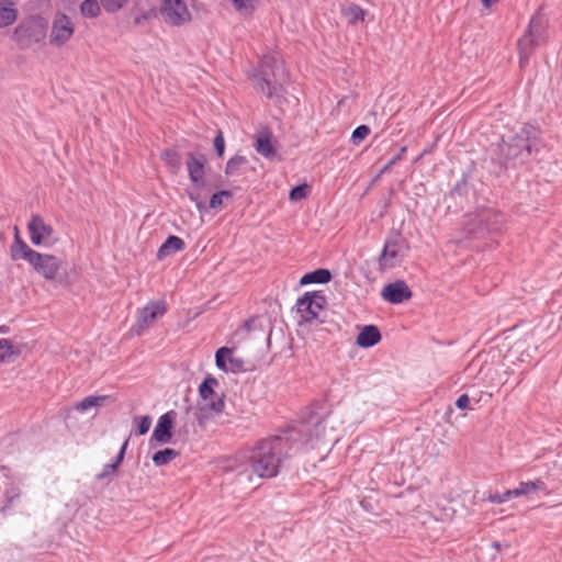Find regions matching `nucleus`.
Masks as SVG:
<instances>
[{
	"instance_id": "f257e3e1",
	"label": "nucleus",
	"mask_w": 562,
	"mask_h": 562,
	"mask_svg": "<svg viewBox=\"0 0 562 562\" xmlns=\"http://www.w3.org/2000/svg\"><path fill=\"white\" fill-rule=\"evenodd\" d=\"M325 432L323 422L311 419L293 427L279 436L263 438L250 451L251 471L261 479H271L279 474L283 462L292 452L312 443Z\"/></svg>"
},
{
	"instance_id": "f03ea898",
	"label": "nucleus",
	"mask_w": 562,
	"mask_h": 562,
	"mask_svg": "<svg viewBox=\"0 0 562 562\" xmlns=\"http://www.w3.org/2000/svg\"><path fill=\"white\" fill-rule=\"evenodd\" d=\"M543 146L541 132L531 124L521 126L508 142L502 139L498 145L501 164L517 166L528 161Z\"/></svg>"
},
{
	"instance_id": "7ed1b4c3",
	"label": "nucleus",
	"mask_w": 562,
	"mask_h": 562,
	"mask_svg": "<svg viewBox=\"0 0 562 562\" xmlns=\"http://www.w3.org/2000/svg\"><path fill=\"white\" fill-rule=\"evenodd\" d=\"M11 259L25 260L38 274L46 280H55L63 261L48 254H41L32 249L20 236L18 228H15L14 240L10 246Z\"/></svg>"
},
{
	"instance_id": "20e7f679",
	"label": "nucleus",
	"mask_w": 562,
	"mask_h": 562,
	"mask_svg": "<svg viewBox=\"0 0 562 562\" xmlns=\"http://www.w3.org/2000/svg\"><path fill=\"white\" fill-rule=\"evenodd\" d=\"M281 70V64L276 56L265 55L251 76L256 89L269 99L279 98L283 91L282 85L278 80Z\"/></svg>"
},
{
	"instance_id": "39448f33",
	"label": "nucleus",
	"mask_w": 562,
	"mask_h": 562,
	"mask_svg": "<svg viewBox=\"0 0 562 562\" xmlns=\"http://www.w3.org/2000/svg\"><path fill=\"white\" fill-rule=\"evenodd\" d=\"M548 21L538 10L530 19L524 35L518 41L519 64L524 67L528 64L535 49L543 44L547 38Z\"/></svg>"
},
{
	"instance_id": "423d86ee",
	"label": "nucleus",
	"mask_w": 562,
	"mask_h": 562,
	"mask_svg": "<svg viewBox=\"0 0 562 562\" xmlns=\"http://www.w3.org/2000/svg\"><path fill=\"white\" fill-rule=\"evenodd\" d=\"M503 223V216L491 207H480L465 215L464 231L470 236H484L497 232Z\"/></svg>"
},
{
	"instance_id": "0eeeda50",
	"label": "nucleus",
	"mask_w": 562,
	"mask_h": 562,
	"mask_svg": "<svg viewBox=\"0 0 562 562\" xmlns=\"http://www.w3.org/2000/svg\"><path fill=\"white\" fill-rule=\"evenodd\" d=\"M407 250L408 245L401 234H390L378 257L379 271L385 272L400 267L404 261Z\"/></svg>"
},
{
	"instance_id": "6e6552de",
	"label": "nucleus",
	"mask_w": 562,
	"mask_h": 562,
	"mask_svg": "<svg viewBox=\"0 0 562 562\" xmlns=\"http://www.w3.org/2000/svg\"><path fill=\"white\" fill-rule=\"evenodd\" d=\"M159 11L165 23L171 26H181L192 19L186 0H162Z\"/></svg>"
},
{
	"instance_id": "1a4fd4ad",
	"label": "nucleus",
	"mask_w": 562,
	"mask_h": 562,
	"mask_svg": "<svg viewBox=\"0 0 562 562\" xmlns=\"http://www.w3.org/2000/svg\"><path fill=\"white\" fill-rule=\"evenodd\" d=\"M167 312V305L164 300L148 302L137 313L136 323L132 327V331L139 336L145 329L150 327L158 318L162 317Z\"/></svg>"
},
{
	"instance_id": "9d476101",
	"label": "nucleus",
	"mask_w": 562,
	"mask_h": 562,
	"mask_svg": "<svg viewBox=\"0 0 562 562\" xmlns=\"http://www.w3.org/2000/svg\"><path fill=\"white\" fill-rule=\"evenodd\" d=\"M326 297L322 291L306 292L296 301V311L304 322L311 323L317 318L324 308Z\"/></svg>"
},
{
	"instance_id": "9b49d317",
	"label": "nucleus",
	"mask_w": 562,
	"mask_h": 562,
	"mask_svg": "<svg viewBox=\"0 0 562 562\" xmlns=\"http://www.w3.org/2000/svg\"><path fill=\"white\" fill-rule=\"evenodd\" d=\"M75 26L70 18L64 13H57L54 18L49 42L52 45L61 46L74 35Z\"/></svg>"
},
{
	"instance_id": "f8f14e48",
	"label": "nucleus",
	"mask_w": 562,
	"mask_h": 562,
	"mask_svg": "<svg viewBox=\"0 0 562 562\" xmlns=\"http://www.w3.org/2000/svg\"><path fill=\"white\" fill-rule=\"evenodd\" d=\"M218 384V381L213 376H207L199 386V393L203 401H209L206 404L207 408L215 413L220 414L224 411L225 402L224 395H216L214 392V387Z\"/></svg>"
},
{
	"instance_id": "ddd939ff",
	"label": "nucleus",
	"mask_w": 562,
	"mask_h": 562,
	"mask_svg": "<svg viewBox=\"0 0 562 562\" xmlns=\"http://www.w3.org/2000/svg\"><path fill=\"white\" fill-rule=\"evenodd\" d=\"M173 416L175 412L170 411L165 413L158 418V422L154 428L151 434L149 445L150 447H155L158 445H167L172 439V428H173Z\"/></svg>"
},
{
	"instance_id": "4468645a",
	"label": "nucleus",
	"mask_w": 562,
	"mask_h": 562,
	"mask_svg": "<svg viewBox=\"0 0 562 562\" xmlns=\"http://www.w3.org/2000/svg\"><path fill=\"white\" fill-rule=\"evenodd\" d=\"M216 367L225 372L240 373L245 372V361L239 357L233 356V349L221 347L215 352Z\"/></svg>"
},
{
	"instance_id": "2eb2a0df",
	"label": "nucleus",
	"mask_w": 562,
	"mask_h": 562,
	"mask_svg": "<svg viewBox=\"0 0 562 562\" xmlns=\"http://www.w3.org/2000/svg\"><path fill=\"white\" fill-rule=\"evenodd\" d=\"M206 158L203 154L189 153L187 157V169L190 181L193 187L199 190L204 187V173H205Z\"/></svg>"
},
{
	"instance_id": "dca6fc26",
	"label": "nucleus",
	"mask_w": 562,
	"mask_h": 562,
	"mask_svg": "<svg viewBox=\"0 0 562 562\" xmlns=\"http://www.w3.org/2000/svg\"><path fill=\"white\" fill-rule=\"evenodd\" d=\"M27 229L30 233L31 243L34 246L43 245L45 239L49 238L54 233L53 227L45 223L43 217L38 214L32 215L27 224Z\"/></svg>"
},
{
	"instance_id": "f3484780",
	"label": "nucleus",
	"mask_w": 562,
	"mask_h": 562,
	"mask_svg": "<svg viewBox=\"0 0 562 562\" xmlns=\"http://www.w3.org/2000/svg\"><path fill=\"white\" fill-rule=\"evenodd\" d=\"M382 297L392 304H401L412 297V291L404 281L386 284L382 290Z\"/></svg>"
},
{
	"instance_id": "a211bd4d",
	"label": "nucleus",
	"mask_w": 562,
	"mask_h": 562,
	"mask_svg": "<svg viewBox=\"0 0 562 562\" xmlns=\"http://www.w3.org/2000/svg\"><path fill=\"white\" fill-rule=\"evenodd\" d=\"M14 37L22 47H29L44 37V32L36 25H19L14 30Z\"/></svg>"
},
{
	"instance_id": "6ab92c4d",
	"label": "nucleus",
	"mask_w": 562,
	"mask_h": 562,
	"mask_svg": "<svg viewBox=\"0 0 562 562\" xmlns=\"http://www.w3.org/2000/svg\"><path fill=\"white\" fill-rule=\"evenodd\" d=\"M381 333L375 325H366L357 336V345L362 348L375 346L381 340Z\"/></svg>"
},
{
	"instance_id": "aec40b11",
	"label": "nucleus",
	"mask_w": 562,
	"mask_h": 562,
	"mask_svg": "<svg viewBox=\"0 0 562 562\" xmlns=\"http://www.w3.org/2000/svg\"><path fill=\"white\" fill-rule=\"evenodd\" d=\"M184 247L186 243L183 241V239H181L178 236L170 235L158 249L157 258L161 260L170 255L183 250Z\"/></svg>"
},
{
	"instance_id": "412c9836",
	"label": "nucleus",
	"mask_w": 562,
	"mask_h": 562,
	"mask_svg": "<svg viewBox=\"0 0 562 562\" xmlns=\"http://www.w3.org/2000/svg\"><path fill=\"white\" fill-rule=\"evenodd\" d=\"M547 486L541 479L535 481L520 482L516 488L512 490L513 497L529 495L537 491H546Z\"/></svg>"
},
{
	"instance_id": "4be33fe9",
	"label": "nucleus",
	"mask_w": 562,
	"mask_h": 562,
	"mask_svg": "<svg viewBox=\"0 0 562 562\" xmlns=\"http://www.w3.org/2000/svg\"><path fill=\"white\" fill-rule=\"evenodd\" d=\"M254 146L257 153L266 158H271L276 155L274 147L271 143V134L269 132L260 133L257 136Z\"/></svg>"
},
{
	"instance_id": "5701e85b",
	"label": "nucleus",
	"mask_w": 562,
	"mask_h": 562,
	"mask_svg": "<svg viewBox=\"0 0 562 562\" xmlns=\"http://www.w3.org/2000/svg\"><path fill=\"white\" fill-rule=\"evenodd\" d=\"M331 280V272L328 269L319 268L314 271L305 273L300 283L302 285L312 284V283H327Z\"/></svg>"
},
{
	"instance_id": "b1692460",
	"label": "nucleus",
	"mask_w": 562,
	"mask_h": 562,
	"mask_svg": "<svg viewBox=\"0 0 562 562\" xmlns=\"http://www.w3.org/2000/svg\"><path fill=\"white\" fill-rule=\"evenodd\" d=\"M18 11L14 8L13 2H9L4 5L0 4V27H5L15 22Z\"/></svg>"
},
{
	"instance_id": "393cba45",
	"label": "nucleus",
	"mask_w": 562,
	"mask_h": 562,
	"mask_svg": "<svg viewBox=\"0 0 562 562\" xmlns=\"http://www.w3.org/2000/svg\"><path fill=\"white\" fill-rule=\"evenodd\" d=\"M179 456V452L171 448H165L153 454V462L156 467H164L175 460Z\"/></svg>"
},
{
	"instance_id": "a878e982",
	"label": "nucleus",
	"mask_w": 562,
	"mask_h": 562,
	"mask_svg": "<svg viewBox=\"0 0 562 562\" xmlns=\"http://www.w3.org/2000/svg\"><path fill=\"white\" fill-rule=\"evenodd\" d=\"M102 5L99 0H85L80 5V13L85 18L94 19L101 14Z\"/></svg>"
},
{
	"instance_id": "bb28decb",
	"label": "nucleus",
	"mask_w": 562,
	"mask_h": 562,
	"mask_svg": "<svg viewBox=\"0 0 562 562\" xmlns=\"http://www.w3.org/2000/svg\"><path fill=\"white\" fill-rule=\"evenodd\" d=\"M108 396H87L75 404V409L80 413H86L92 407L100 406Z\"/></svg>"
},
{
	"instance_id": "cd10ccee",
	"label": "nucleus",
	"mask_w": 562,
	"mask_h": 562,
	"mask_svg": "<svg viewBox=\"0 0 562 562\" xmlns=\"http://www.w3.org/2000/svg\"><path fill=\"white\" fill-rule=\"evenodd\" d=\"M22 495V490L19 485L10 483L5 486L3 497L5 501V507L10 508Z\"/></svg>"
},
{
	"instance_id": "c85d7f7f",
	"label": "nucleus",
	"mask_w": 562,
	"mask_h": 562,
	"mask_svg": "<svg viewBox=\"0 0 562 562\" xmlns=\"http://www.w3.org/2000/svg\"><path fill=\"white\" fill-rule=\"evenodd\" d=\"M247 164V159L244 156H234L232 157L225 167V173L227 176H235L239 173V170L243 166Z\"/></svg>"
},
{
	"instance_id": "c756f323",
	"label": "nucleus",
	"mask_w": 562,
	"mask_h": 562,
	"mask_svg": "<svg viewBox=\"0 0 562 562\" xmlns=\"http://www.w3.org/2000/svg\"><path fill=\"white\" fill-rule=\"evenodd\" d=\"M103 10L109 13L113 14L122 10L130 0H99Z\"/></svg>"
},
{
	"instance_id": "7c9ffc66",
	"label": "nucleus",
	"mask_w": 562,
	"mask_h": 562,
	"mask_svg": "<svg viewBox=\"0 0 562 562\" xmlns=\"http://www.w3.org/2000/svg\"><path fill=\"white\" fill-rule=\"evenodd\" d=\"M239 13L250 14L255 11L258 0H229Z\"/></svg>"
},
{
	"instance_id": "2f4dec72",
	"label": "nucleus",
	"mask_w": 562,
	"mask_h": 562,
	"mask_svg": "<svg viewBox=\"0 0 562 562\" xmlns=\"http://www.w3.org/2000/svg\"><path fill=\"white\" fill-rule=\"evenodd\" d=\"M13 345L8 339H0V363H8L14 355Z\"/></svg>"
},
{
	"instance_id": "473e14b6",
	"label": "nucleus",
	"mask_w": 562,
	"mask_h": 562,
	"mask_svg": "<svg viewBox=\"0 0 562 562\" xmlns=\"http://www.w3.org/2000/svg\"><path fill=\"white\" fill-rule=\"evenodd\" d=\"M231 199L233 198V193L229 190H222L218 192H215L211 199H210V207L211 209H218L223 204V199Z\"/></svg>"
},
{
	"instance_id": "72a5a7b5",
	"label": "nucleus",
	"mask_w": 562,
	"mask_h": 562,
	"mask_svg": "<svg viewBox=\"0 0 562 562\" xmlns=\"http://www.w3.org/2000/svg\"><path fill=\"white\" fill-rule=\"evenodd\" d=\"M370 134L368 125H359L351 134V142L353 145H359Z\"/></svg>"
},
{
	"instance_id": "f704fd0d",
	"label": "nucleus",
	"mask_w": 562,
	"mask_h": 562,
	"mask_svg": "<svg viewBox=\"0 0 562 562\" xmlns=\"http://www.w3.org/2000/svg\"><path fill=\"white\" fill-rule=\"evenodd\" d=\"M308 193V186L306 183L296 186L291 189L289 198L292 201H300L302 199H305Z\"/></svg>"
},
{
	"instance_id": "c9c22d12",
	"label": "nucleus",
	"mask_w": 562,
	"mask_h": 562,
	"mask_svg": "<svg viewBox=\"0 0 562 562\" xmlns=\"http://www.w3.org/2000/svg\"><path fill=\"white\" fill-rule=\"evenodd\" d=\"M162 159L173 169H177L180 167V157L177 154V151L168 149L165 150L162 154Z\"/></svg>"
},
{
	"instance_id": "e433bc0d",
	"label": "nucleus",
	"mask_w": 562,
	"mask_h": 562,
	"mask_svg": "<svg viewBox=\"0 0 562 562\" xmlns=\"http://www.w3.org/2000/svg\"><path fill=\"white\" fill-rule=\"evenodd\" d=\"M134 423H137V435L142 436L148 432L151 425V418L150 416L135 417Z\"/></svg>"
},
{
	"instance_id": "4c0bfd02",
	"label": "nucleus",
	"mask_w": 562,
	"mask_h": 562,
	"mask_svg": "<svg viewBox=\"0 0 562 562\" xmlns=\"http://www.w3.org/2000/svg\"><path fill=\"white\" fill-rule=\"evenodd\" d=\"M513 498L512 490H507L503 493H495L488 496V501L493 504H503Z\"/></svg>"
},
{
	"instance_id": "58836bf2",
	"label": "nucleus",
	"mask_w": 562,
	"mask_h": 562,
	"mask_svg": "<svg viewBox=\"0 0 562 562\" xmlns=\"http://www.w3.org/2000/svg\"><path fill=\"white\" fill-rule=\"evenodd\" d=\"M117 468L119 467L113 461L111 463H106L103 465L102 471L97 474L95 479L98 481H102L108 476L112 475L113 473H115Z\"/></svg>"
},
{
	"instance_id": "ea45409f",
	"label": "nucleus",
	"mask_w": 562,
	"mask_h": 562,
	"mask_svg": "<svg viewBox=\"0 0 562 562\" xmlns=\"http://www.w3.org/2000/svg\"><path fill=\"white\" fill-rule=\"evenodd\" d=\"M467 190H468V186H467V182L464 180L458 182L450 191V196L451 198H457V196H462L463 194L467 193Z\"/></svg>"
},
{
	"instance_id": "a19ab883",
	"label": "nucleus",
	"mask_w": 562,
	"mask_h": 562,
	"mask_svg": "<svg viewBox=\"0 0 562 562\" xmlns=\"http://www.w3.org/2000/svg\"><path fill=\"white\" fill-rule=\"evenodd\" d=\"M214 148L218 156H222L225 150V140L222 132H218V134L214 138Z\"/></svg>"
},
{
	"instance_id": "79ce46f5",
	"label": "nucleus",
	"mask_w": 562,
	"mask_h": 562,
	"mask_svg": "<svg viewBox=\"0 0 562 562\" xmlns=\"http://www.w3.org/2000/svg\"><path fill=\"white\" fill-rule=\"evenodd\" d=\"M348 14L352 21H358V20L364 19V11L358 5L350 7Z\"/></svg>"
},
{
	"instance_id": "37998d69",
	"label": "nucleus",
	"mask_w": 562,
	"mask_h": 562,
	"mask_svg": "<svg viewBox=\"0 0 562 562\" xmlns=\"http://www.w3.org/2000/svg\"><path fill=\"white\" fill-rule=\"evenodd\" d=\"M127 446H128V440H125V441L123 442V445L121 446L120 451H119V453L116 454L115 459L113 460V462H114L117 467H120V465H121V463H122V462H123V460H124V457H125V452H126Z\"/></svg>"
},
{
	"instance_id": "c03bdc74",
	"label": "nucleus",
	"mask_w": 562,
	"mask_h": 562,
	"mask_svg": "<svg viewBox=\"0 0 562 562\" xmlns=\"http://www.w3.org/2000/svg\"><path fill=\"white\" fill-rule=\"evenodd\" d=\"M469 404H470V398H469L468 394L460 395L456 401V406L459 409H468Z\"/></svg>"
},
{
	"instance_id": "a18cd8bd",
	"label": "nucleus",
	"mask_w": 562,
	"mask_h": 562,
	"mask_svg": "<svg viewBox=\"0 0 562 562\" xmlns=\"http://www.w3.org/2000/svg\"><path fill=\"white\" fill-rule=\"evenodd\" d=\"M189 198L193 201L199 210H203L205 207L204 202H202L199 198V194L194 191L189 192Z\"/></svg>"
},
{
	"instance_id": "49530a36",
	"label": "nucleus",
	"mask_w": 562,
	"mask_h": 562,
	"mask_svg": "<svg viewBox=\"0 0 562 562\" xmlns=\"http://www.w3.org/2000/svg\"><path fill=\"white\" fill-rule=\"evenodd\" d=\"M400 159H401V155H396V156H394V157H393V158H392V159L386 164V166L383 168V171H386V170H389L390 168H392V166H394V165L397 162V160H400Z\"/></svg>"
},
{
	"instance_id": "de8ad7c7",
	"label": "nucleus",
	"mask_w": 562,
	"mask_h": 562,
	"mask_svg": "<svg viewBox=\"0 0 562 562\" xmlns=\"http://www.w3.org/2000/svg\"><path fill=\"white\" fill-rule=\"evenodd\" d=\"M498 0H482V3L485 8L491 7L493 3L497 2Z\"/></svg>"
},
{
	"instance_id": "09e8293b",
	"label": "nucleus",
	"mask_w": 562,
	"mask_h": 562,
	"mask_svg": "<svg viewBox=\"0 0 562 562\" xmlns=\"http://www.w3.org/2000/svg\"><path fill=\"white\" fill-rule=\"evenodd\" d=\"M7 328L4 326L0 327V333H7Z\"/></svg>"
},
{
	"instance_id": "8fccbe9b",
	"label": "nucleus",
	"mask_w": 562,
	"mask_h": 562,
	"mask_svg": "<svg viewBox=\"0 0 562 562\" xmlns=\"http://www.w3.org/2000/svg\"><path fill=\"white\" fill-rule=\"evenodd\" d=\"M405 150H406V148H405V147H402V148H401V151H400V154H398V155H401V156H402V155H403V153H404Z\"/></svg>"
},
{
	"instance_id": "3c124183",
	"label": "nucleus",
	"mask_w": 562,
	"mask_h": 562,
	"mask_svg": "<svg viewBox=\"0 0 562 562\" xmlns=\"http://www.w3.org/2000/svg\"><path fill=\"white\" fill-rule=\"evenodd\" d=\"M140 22V18L135 19V23L138 24Z\"/></svg>"
}]
</instances>
